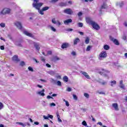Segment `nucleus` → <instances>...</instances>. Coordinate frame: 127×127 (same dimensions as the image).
I'll use <instances>...</instances> for the list:
<instances>
[{"label": "nucleus", "instance_id": "nucleus-1", "mask_svg": "<svg viewBox=\"0 0 127 127\" xmlns=\"http://www.w3.org/2000/svg\"><path fill=\"white\" fill-rule=\"evenodd\" d=\"M33 6L36 8V9H38V12L40 14H42V15H43L44 14V11L43 9L40 10L41 7L43 5V3H39V4H35L33 3L32 4Z\"/></svg>", "mask_w": 127, "mask_h": 127}, {"label": "nucleus", "instance_id": "nucleus-2", "mask_svg": "<svg viewBox=\"0 0 127 127\" xmlns=\"http://www.w3.org/2000/svg\"><path fill=\"white\" fill-rule=\"evenodd\" d=\"M108 8V5L106 3H104L101 6L100 9L99 10V14L100 15H102L103 13H102V9H106Z\"/></svg>", "mask_w": 127, "mask_h": 127}, {"label": "nucleus", "instance_id": "nucleus-3", "mask_svg": "<svg viewBox=\"0 0 127 127\" xmlns=\"http://www.w3.org/2000/svg\"><path fill=\"white\" fill-rule=\"evenodd\" d=\"M14 25H15V26H16L18 29H19L20 30H22L23 27L22 26V24H21V23H20V22H15L14 23Z\"/></svg>", "mask_w": 127, "mask_h": 127}, {"label": "nucleus", "instance_id": "nucleus-4", "mask_svg": "<svg viewBox=\"0 0 127 127\" xmlns=\"http://www.w3.org/2000/svg\"><path fill=\"white\" fill-rule=\"evenodd\" d=\"M10 12V9L8 8H4L1 12V14H3L5 15V14H7Z\"/></svg>", "mask_w": 127, "mask_h": 127}, {"label": "nucleus", "instance_id": "nucleus-5", "mask_svg": "<svg viewBox=\"0 0 127 127\" xmlns=\"http://www.w3.org/2000/svg\"><path fill=\"white\" fill-rule=\"evenodd\" d=\"M110 40L111 41H113V43L115 44V45H120V43L119 41L117 39H114V37H112V36H110Z\"/></svg>", "mask_w": 127, "mask_h": 127}, {"label": "nucleus", "instance_id": "nucleus-6", "mask_svg": "<svg viewBox=\"0 0 127 127\" xmlns=\"http://www.w3.org/2000/svg\"><path fill=\"white\" fill-rule=\"evenodd\" d=\"M107 56V52L105 51L102 52L99 55V60H102V58H106Z\"/></svg>", "mask_w": 127, "mask_h": 127}, {"label": "nucleus", "instance_id": "nucleus-7", "mask_svg": "<svg viewBox=\"0 0 127 127\" xmlns=\"http://www.w3.org/2000/svg\"><path fill=\"white\" fill-rule=\"evenodd\" d=\"M64 12L66 14H69L71 15L73 13V10L71 8H66L64 10Z\"/></svg>", "mask_w": 127, "mask_h": 127}, {"label": "nucleus", "instance_id": "nucleus-8", "mask_svg": "<svg viewBox=\"0 0 127 127\" xmlns=\"http://www.w3.org/2000/svg\"><path fill=\"white\" fill-rule=\"evenodd\" d=\"M91 25L93 28L96 29V30H99V29H100V26H99V25H98V24H97V23H96L95 21L92 23Z\"/></svg>", "mask_w": 127, "mask_h": 127}, {"label": "nucleus", "instance_id": "nucleus-9", "mask_svg": "<svg viewBox=\"0 0 127 127\" xmlns=\"http://www.w3.org/2000/svg\"><path fill=\"white\" fill-rule=\"evenodd\" d=\"M70 46H71V45L69 43H63L61 46V48L62 49H65V48H68Z\"/></svg>", "mask_w": 127, "mask_h": 127}, {"label": "nucleus", "instance_id": "nucleus-10", "mask_svg": "<svg viewBox=\"0 0 127 127\" xmlns=\"http://www.w3.org/2000/svg\"><path fill=\"white\" fill-rule=\"evenodd\" d=\"M86 23H88V24H89V25H92V24H93V23L95 22L93 21V20L90 17L86 18Z\"/></svg>", "mask_w": 127, "mask_h": 127}, {"label": "nucleus", "instance_id": "nucleus-11", "mask_svg": "<svg viewBox=\"0 0 127 127\" xmlns=\"http://www.w3.org/2000/svg\"><path fill=\"white\" fill-rule=\"evenodd\" d=\"M33 44L36 50L39 51V50H40V44L36 42H34Z\"/></svg>", "mask_w": 127, "mask_h": 127}, {"label": "nucleus", "instance_id": "nucleus-12", "mask_svg": "<svg viewBox=\"0 0 127 127\" xmlns=\"http://www.w3.org/2000/svg\"><path fill=\"white\" fill-rule=\"evenodd\" d=\"M112 107L114 108V110L115 111H119V105H118V103H113L112 104Z\"/></svg>", "mask_w": 127, "mask_h": 127}, {"label": "nucleus", "instance_id": "nucleus-13", "mask_svg": "<svg viewBox=\"0 0 127 127\" xmlns=\"http://www.w3.org/2000/svg\"><path fill=\"white\" fill-rule=\"evenodd\" d=\"M45 92V89H42L41 91H39L37 93V94H38V95H40V96H42V97L45 96V93H44Z\"/></svg>", "mask_w": 127, "mask_h": 127}, {"label": "nucleus", "instance_id": "nucleus-14", "mask_svg": "<svg viewBox=\"0 0 127 127\" xmlns=\"http://www.w3.org/2000/svg\"><path fill=\"white\" fill-rule=\"evenodd\" d=\"M80 73L84 75L85 78L87 79H90V76L88 75V73L85 72V71H81Z\"/></svg>", "mask_w": 127, "mask_h": 127}, {"label": "nucleus", "instance_id": "nucleus-15", "mask_svg": "<svg viewBox=\"0 0 127 127\" xmlns=\"http://www.w3.org/2000/svg\"><path fill=\"white\" fill-rule=\"evenodd\" d=\"M12 60H13V61H16V62H18L19 61V59H18V56L17 55H14L12 58Z\"/></svg>", "mask_w": 127, "mask_h": 127}, {"label": "nucleus", "instance_id": "nucleus-16", "mask_svg": "<svg viewBox=\"0 0 127 127\" xmlns=\"http://www.w3.org/2000/svg\"><path fill=\"white\" fill-rule=\"evenodd\" d=\"M64 24H65L66 25H68L69 23H71V22H72V19H68L65 20L64 21Z\"/></svg>", "mask_w": 127, "mask_h": 127}, {"label": "nucleus", "instance_id": "nucleus-17", "mask_svg": "<svg viewBox=\"0 0 127 127\" xmlns=\"http://www.w3.org/2000/svg\"><path fill=\"white\" fill-rule=\"evenodd\" d=\"M24 34H25V35H27V36H29V37H32V36H33V35L30 33H29L28 32H27V31H24L23 32Z\"/></svg>", "mask_w": 127, "mask_h": 127}, {"label": "nucleus", "instance_id": "nucleus-18", "mask_svg": "<svg viewBox=\"0 0 127 127\" xmlns=\"http://www.w3.org/2000/svg\"><path fill=\"white\" fill-rule=\"evenodd\" d=\"M78 42H80V39L76 38L73 40V45H77Z\"/></svg>", "mask_w": 127, "mask_h": 127}, {"label": "nucleus", "instance_id": "nucleus-19", "mask_svg": "<svg viewBox=\"0 0 127 127\" xmlns=\"http://www.w3.org/2000/svg\"><path fill=\"white\" fill-rule=\"evenodd\" d=\"M59 6H61L62 7H63V6H66L67 3L66 2H61V3H60L59 4Z\"/></svg>", "mask_w": 127, "mask_h": 127}, {"label": "nucleus", "instance_id": "nucleus-20", "mask_svg": "<svg viewBox=\"0 0 127 127\" xmlns=\"http://www.w3.org/2000/svg\"><path fill=\"white\" fill-rule=\"evenodd\" d=\"M68 80H69V78H68V76H67L64 75V77H63V81L64 82H68Z\"/></svg>", "mask_w": 127, "mask_h": 127}, {"label": "nucleus", "instance_id": "nucleus-21", "mask_svg": "<svg viewBox=\"0 0 127 127\" xmlns=\"http://www.w3.org/2000/svg\"><path fill=\"white\" fill-rule=\"evenodd\" d=\"M15 44L17 46H19V47H22V45H21V43H20V42H16Z\"/></svg>", "mask_w": 127, "mask_h": 127}, {"label": "nucleus", "instance_id": "nucleus-22", "mask_svg": "<svg viewBox=\"0 0 127 127\" xmlns=\"http://www.w3.org/2000/svg\"><path fill=\"white\" fill-rule=\"evenodd\" d=\"M110 83V86H111V87H114V85H116V84H117V81H116V80L111 81Z\"/></svg>", "mask_w": 127, "mask_h": 127}, {"label": "nucleus", "instance_id": "nucleus-23", "mask_svg": "<svg viewBox=\"0 0 127 127\" xmlns=\"http://www.w3.org/2000/svg\"><path fill=\"white\" fill-rule=\"evenodd\" d=\"M17 125H19L20 126H22V127H26V124H24L21 122H17L16 123Z\"/></svg>", "mask_w": 127, "mask_h": 127}, {"label": "nucleus", "instance_id": "nucleus-24", "mask_svg": "<svg viewBox=\"0 0 127 127\" xmlns=\"http://www.w3.org/2000/svg\"><path fill=\"white\" fill-rule=\"evenodd\" d=\"M85 42L86 44H89L90 42V38H89V37H86L85 40Z\"/></svg>", "mask_w": 127, "mask_h": 127}, {"label": "nucleus", "instance_id": "nucleus-25", "mask_svg": "<svg viewBox=\"0 0 127 127\" xmlns=\"http://www.w3.org/2000/svg\"><path fill=\"white\" fill-rule=\"evenodd\" d=\"M48 74H49L50 75H51L52 76H53L54 75H55V72L52 70H50L48 71Z\"/></svg>", "mask_w": 127, "mask_h": 127}, {"label": "nucleus", "instance_id": "nucleus-26", "mask_svg": "<svg viewBox=\"0 0 127 127\" xmlns=\"http://www.w3.org/2000/svg\"><path fill=\"white\" fill-rule=\"evenodd\" d=\"M104 48L105 50H109V49H110V46L108 45H105L104 46Z\"/></svg>", "mask_w": 127, "mask_h": 127}, {"label": "nucleus", "instance_id": "nucleus-27", "mask_svg": "<svg viewBox=\"0 0 127 127\" xmlns=\"http://www.w3.org/2000/svg\"><path fill=\"white\" fill-rule=\"evenodd\" d=\"M50 27L51 30H52V31H53L54 32H56V29H55V28H54L52 26H50Z\"/></svg>", "mask_w": 127, "mask_h": 127}, {"label": "nucleus", "instance_id": "nucleus-28", "mask_svg": "<svg viewBox=\"0 0 127 127\" xmlns=\"http://www.w3.org/2000/svg\"><path fill=\"white\" fill-rule=\"evenodd\" d=\"M99 74H100V75H103L104 76V77H107L108 75L107 74H105V73L103 71H99Z\"/></svg>", "mask_w": 127, "mask_h": 127}, {"label": "nucleus", "instance_id": "nucleus-29", "mask_svg": "<svg viewBox=\"0 0 127 127\" xmlns=\"http://www.w3.org/2000/svg\"><path fill=\"white\" fill-rule=\"evenodd\" d=\"M114 65L117 67H118L119 68H122V67H123L122 65L116 63H114Z\"/></svg>", "mask_w": 127, "mask_h": 127}, {"label": "nucleus", "instance_id": "nucleus-30", "mask_svg": "<svg viewBox=\"0 0 127 127\" xmlns=\"http://www.w3.org/2000/svg\"><path fill=\"white\" fill-rule=\"evenodd\" d=\"M50 81H51V83H52V84H57L56 80H55L53 78H51Z\"/></svg>", "mask_w": 127, "mask_h": 127}, {"label": "nucleus", "instance_id": "nucleus-31", "mask_svg": "<svg viewBox=\"0 0 127 127\" xmlns=\"http://www.w3.org/2000/svg\"><path fill=\"white\" fill-rule=\"evenodd\" d=\"M100 83L103 86H105V85H107L108 82L103 81V82H100Z\"/></svg>", "mask_w": 127, "mask_h": 127}, {"label": "nucleus", "instance_id": "nucleus-32", "mask_svg": "<svg viewBox=\"0 0 127 127\" xmlns=\"http://www.w3.org/2000/svg\"><path fill=\"white\" fill-rule=\"evenodd\" d=\"M42 9L43 10H44V11H46V10H48V9H49V7L46 6V7H43Z\"/></svg>", "mask_w": 127, "mask_h": 127}, {"label": "nucleus", "instance_id": "nucleus-33", "mask_svg": "<svg viewBox=\"0 0 127 127\" xmlns=\"http://www.w3.org/2000/svg\"><path fill=\"white\" fill-rule=\"evenodd\" d=\"M72 97H73L74 100H75V101H77V100H78V97H77V95H76L75 94H73Z\"/></svg>", "mask_w": 127, "mask_h": 127}, {"label": "nucleus", "instance_id": "nucleus-34", "mask_svg": "<svg viewBox=\"0 0 127 127\" xmlns=\"http://www.w3.org/2000/svg\"><path fill=\"white\" fill-rule=\"evenodd\" d=\"M84 97H85V98H87V99H89V98L90 97V95L88 93H84Z\"/></svg>", "mask_w": 127, "mask_h": 127}, {"label": "nucleus", "instance_id": "nucleus-35", "mask_svg": "<svg viewBox=\"0 0 127 127\" xmlns=\"http://www.w3.org/2000/svg\"><path fill=\"white\" fill-rule=\"evenodd\" d=\"M28 69L29 71H30L31 72H33L34 70H33V68L31 66H29L28 67Z\"/></svg>", "mask_w": 127, "mask_h": 127}, {"label": "nucleus", "instance_id": "nucleus-36", "mask_svg": "<svg viewBox=\"0 0 127 127\" xmlns=\"http://www.w3.org/2000/svg\"><path fill=\"white\" fill-rule=\"evenodd\" d=\"M83 23L79 22L78 23V27H83Z\"/></svg>", "mask_w": 127, "mask_h": 127}, {"label": "nucleus", "instance_id": "nucleus-37", "mask_svg": "<svg viewBox=\"0 0 127 127\" xmlns=\"http://www.w3.org/2000/svg\"><path fill=\"white\" fill-rule=\"evenodd\" d=\"M82 126H84V127H87V122H86L85 121H83L82 122Z\"/></svg>", "mask_w": 127, "mask_h": 127}, {"label": "nucleus", "instance_id": "nucleus-38", "mask_svg": "<svg viewBox=\"0 0 127 127\" xmlns=\"http://www.w3.org/2000/svg\"><path fill=\"white\" fill-rule=\"evenodd\" d=\"M34 3H35V4H39V3H38L39 2V0H34Z\"/></svg>", "mask_w": 127, "mask_h": 127}, {"label": "nucleus", "instance_id": "nucleus-39", "mask_svg": "<svg viewBox=\"0 0 127 127\" xmlns=\"http://www.w3.org/2000/svg\"><path fill=\"white\" fill-rule=\"evenodd\" d=\"M71 55H72V56H76V55H77V54L76 53V52L72 51L71 53Z\"/></svg>", "mask_w": 127, "mask_h": 127}, {"label": "nucleus", "instance_id": "nucleus-40", "mask_svg": "<svg viewBox=\"0 0 127 127\" xmlns=\"http://www.w3.org/2000/svg\"><path fill=\"white\" fill-rule=\"evenodd\" d=\"M0 26H1V27H5V23H1L0 24Z\"/></svg>", "mask_w": 127, "mask_h": 127}, {"label": "nucleus", "instance_id": "nucleus-41", "mask_svg": "<svg viewBox=\"0 0 127 127\" xmlns=\"http://www.w3.org/2000/svg\"><path fill=\"white\" fill-rule=\"evenodd\" d=\"M52 23H54V24H56L57 22H56V20L55 19V18L52 19Z\"/></svg>", "mask_w": 127, "mask_h": 127}, {"label": "nucleus", "instance_id": "nucleus-42", "mask_svg": "<svg viewBox=\"0 0 127 127\" xmlns=\"http://www.w3.org/2000/svg\"><path fill=\"white\" fill-rule=\"evenodd\" d=\"M24 65H25V63H24V62H20V66H24Z\"/></svg>", "mask_w": 127, "mask_h": 127}, {"label": "nucleus", "instance_id": "nucleus-43", "mask_svg": "<svg viewBox=\"0 0 127 127\" xmlns=\"http://www.w3.org/2000/svg\"><path fill=\"white\" fill-rule=\"evenodd\" d=\"M58 86H62V83H61V81L58 80L57 81V83Z\"/></svg>", "mask_w": 127, "mask_h": 127}, {"label": "nucleus", "instance_id": "nucleus-44", "mask_svg": "<svg viewBox=\"0 0 127 127\" xmlns=\"http://www.w3.org/2000/svg\"><path fill=\"white\" fill-rule=\"evenodd\" d=\"M91 46H87L86 48V51H90V50H91Z\"/></svg>", "mask_w": 127, "mask_h": 127}, {"label": "nucleus", "instance_id": "nucleus-45", "mask_svg": "<svg viewBox=\"0 0 127 127\" xmlns=\"http://www.w3.org/2000/svg\"><path fill=\"white\" fill-rule=\"evenodd\" d=\"M50 107H55L56 106V104L54 103H52L50 104Z\"/></svg>", "mask_w": 127, "mask_h": 127}, {"label": "nucleus", "instance_id": "nucleus-46", "mask_svg": "<svg viewBox=\"0 0 127 127\" xmlns=\"http://www.w3.org/2000/svg\"><path fill=\"white\" fill-rule=\"evenodd\" d=\"M7 37H8L9 39H10V40H12V37L11 36V35L8 34Z\"/></svg>", "mask_w": 127, "mask_h": 127}, {"label": "nucleus", "instance_id": "nucleus-47", "mask_svg": "<svg viewBox=\"0 0 127 127\" xmlns=\"http://www.w3.org/2000/svg\"><path fill=\"white\" fill-rule=\"evenodd\" d=\"M3 108V104L2 103L0 102V110L2 109Z\"/></svg>", "mask_w": 127, "mask_h": 127}, {"label": "nucleus", "instance_id": "nucleus-48", "mask_svg": "<svg viewBox=\"0 0 127 127\" xmlns=\"http://www.w3.org/2000/svg\"><path fill=\"white\" fill-rule=\"evenodd\" d=\"M67 92H71L72 91V88L70 87H68L66 89Z\"/></svg>", "mask_w": 127, "mask_h": 127}, {"label": "nucleus", "instance_id": "nucleus-49", "mask_svg": "<svg viewBox=\"0 0 127 127\" xmlns=\"http://www.w3.org/2000/svg\"><path fill=\"white\" fill-rule=\"evenodd\" d=\"M77 15L78 16H82V15H83V13L82 12H79L77 13Z\"/></svg>", "mask_w": 127, "mask_h": 127}, {"label": "nucleus", "instance_id": "nucleus-50", "mask_svg": "<svg viewBox=\"0 0 127 127\" xmlns=\"http://www.w3.org/2000/svg\"><path fill=\"white\" fill-rule=\"evenodd\" d=\"M98 93L100 95H106V93L103 91L98 92Z\"/></svg>", "mask_w": 127, "mask_h": 127}, {"label": "nucleus", "instance_id": "nucleus-51", "mask_svg": "<svg viewBox=\"0 0 127 127\" xmlns=\"http://www.w3.org/2000/svg\"><path fill=\"white\" fill-rule=\"evenodd\" d=\"M43 118L45 120H49V118L48 116H46L45 115H44Z\"/></svg>", "mask_w": 127, "mask_h": 127}, {"label": "nucleus", "instance_id": "nucleus-52", "mask_svg": "<svg viewBox=\"0 0 127 127\" xmlns=\"http://www.w3.org/2000/svg\"><path fill=\"white\" fill-rule=\"evenodd\" d=\"M78 33H79L80 35L83 36L84 35V32L81 31H78Z\"/></svg>", "mask_w": 127, "mask_h": 127}, {"label": "nucleus", "instance_id": "nucleus-53", "mask_svg": "<svg viewBox=\"0 0 127 127\" xmlns=\"http://www.w3.org/2000/svg\"><path fill=\"white\" fill-rule=\"evenodd\" d=\"M48 117L49 118H50V119H53V116L51 115L50 114H48Z\"/></svg>", "mask_w": 127, "mask_h": 127}, {"label": "nucleus", "instance_id": "nucleus-54", "mask_svg": "<svg viewBox=\"0 0 127 127\" xmlns=\"http://www.w3.org/2000/svg\"><path fill=\"white\" fill-rule=\"evenodd\" d=\"M66 31H73V29L68 28L65 29Z\"/></svg>", "mask_w": 127, "mask_h": 127}, {"label": "nucleus", "instance_id": "nucleus-55", "mask_svg": "<svg viewBox=\"0 0 127 127\" xmlns=\"http://www.w3.org/2000/svg\"><path fill=\"white\" fill-rule=\"evenodd\" d=\"M120 88H121V89H125V85L124 84H121L120 86Z\"/></svg>", "mask_w": 127, "mask_h": 127}, {"label": "nucleus", "instance_id": "nucleus-56", "mask_svg": "<svg viewBox=\"0 0 127 127\" xmlns=\"http://www.w3.org/2000/svg\"><path fill=\"white\" fill-rule=\"evenodd\" d=\"M65 105L66 107H69L70 106V104H69V102L67 101H65Z\"/></svg>", "mask_w": 127, "mask_h": 127}, {"label": "nucleus", "instance_id": "nucleus-57", "mask_svg": "<svg viewBox=\"0 0 127 127\" xmlns=\"http://www.w3.org/2000/svg\"><path fill=\"white\" fill-rule=\"evenodd\" d=\"M123 5H124V2H122L119 4V6L120 7H122Z\"/></svg>", "mask_w": 127, "mask_h": 127}, {"label": "nucleus", "instance_id": "nucleus-58", "mask_svg": "<svg viewBox=\"0 0 127 127\" xmlns=\"http://www.w3.org/2000/svg\"><path fill=\"white\" fill-rule=\"evenodd\" d=\"M42 104L43 106V107H46V104L45 103V101H43Z\"/></svg>", "mask_w": 127, "mask_h": 127}, {"label": "nucleus", "instance_id": "nucleus-59", "mask_svg": "<svg viewBox=\"0 0 127 127\" xmlns=\"http://www.w3.org/2000/svg\"><path fill=\"white\" fill-rule=\"evenodd\" d=\"M47 53H48V54H49V55H51L52 54V51H48L47 52Z\"/></svg>", "mask_w": 127, "mask_h": 127}, {"label": "nucleus", "instance_id": "nucleus-60", "mask_svg": "<svg viewBox=\"0 0 127 127\" xmlns=\"http://www.w3.org/2000/svg\"><path fill=\"white\" fill-rule=\"evenodd\" d=\"M0 49H1V50H4V46H0Z\"/></svg>", "mask_w": 127, "mask_h": 127}, {"label": "nucleus", "instance_id": "nucleus-61", "mask_svg": "<svg viewBox=\"0 0 127 127\" xmlns=\"http://www.w3.org/2000/svg\"><path fill=\"white\" fill-rule=\"evenodd\" d=\"M57 117L58 119L60 118V115H59V112H57Z\"/></svg>", "mask_w": 127, "mask_h": 127}, {"label": "nucleus", "instance_id": "nucleus-62", "mask_svg": "<svg viewBox=\"0 0 127 127\" xmlns=\"http://www.w3.org/2000/svg\"><path fill=\"white\" fill-rule=\"evenodd\" d=\"M58 0H51V2H53V3L57 2V1H58Z\"/></svg>", "mask_w": 127, "mask_h": 127}, {"label": "nucleus", "instance_id": "nucleus-63", "mask_svg": "<svg viewBox=\"0 0 127 127\" xmlns=\"http://www.w3.org/2000/svg\"><path fill=\"white\" fill-rule=\"evenodd\" d=\"M97 125H99V126H101V127L104 126V125H103V124L102 123V122H99L97 123Z\"/></svg>", "mask_w": 127, "mask_h": 127}, {"label": "nucleus", "instance_id": "nucleus-64", "mask_svg": "<svg viewBox=\"0 0 127 127\" xmlns=\"http://www.w3.org/2000/svg\"><path fill=\"white\" fill-rule=\"evenodd\" d=\"M47 99H53V97H52L51 96L49 95V96H47Z\"/></svg>", "mask_w": 127, "mask_h": 127}]
</instances>
